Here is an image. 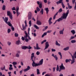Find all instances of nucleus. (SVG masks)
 Here are the masks:
<instances>
[{
    "label": "nucleus",
    "instance_id": "obj_1",
    "mask_svg": "<svg viewBox=\"0 0 76 76\" xmlns=\"http://www.w3.org/2000/svg\"><path fill=\"white\" fill-rule=\"evenodd\" d=\"M69 10H67V11L66 13L64 12L62 14V15L61 16V17L58 19L57 20H56L53 24L54 25L56 23L57 21L58 22H60V21L63 20V19H67V16H68V15H69Z\"/></svg>",
    "mask_w": 76,
    "mask_h": 76
},
{
    "label": "nucleus",
    "instance_id": "obj_2",
    "mask_svg": "<svg viewBox=\"0 0 76 76\" xmlns=\"http://www.w3.org/2000/svg\"><path fill=\"white\" fill-rule=\"evenodd\" d=\"M34 58V60H35V57L34 56V53H33L31 54V58L32 60L33 63L32 64V65L33 67H36V66H38V63H36L35 62L34 60H33V58Z\"/></svg>",
    "mask_w": 76,
    "mask_h": 76
},
{
    "label": "nucleus",
    "instance_id": "obj_3",
    "mask_svg": "<svg viewBox=\"0 0 76 76\" xmlns=\"http://www.w3.org/2000/svg\"><path fill=\"white\" fill-rule=\"evenodd\" d=\"M69 53L71 55V56L72 57V60H71V59H66L65 60V62L66 63H68V62H70V61H71V64H73L75 62V58H74V57L73 56V55H72V54L70 52H69Z\"/></svg>",
    "mask_w": 76,
    "mask_h": 76
},
{
    "label": "nucleus",
    "instance_id": "obj_4",
    "mask_svg": "<svg viewBox=\"0 0 76 76\" xmlns=\"http://www.w3.org/2000/svg\"><path fill=\"white\" fill-rule=\"evenodd\" d=\"M2 18L4 22H5L9 26H12V24H11L9 21H8V22H7V21H8V17H5V18L4 17H3Z\"/></svg>",
    "mask_w": 76,
    "mask_h": 76
},
{
    "label": "nucleus",
    "instance_id": "obj_5",
    "mask_svg": "<svg viewBox=\"0 0 76 76\" xmlns=\"http://www.w3.org/2000/svg\"><path fill=\"white\" fill-rule=\"evenodd\" d=\"M56 3L57 4H60L61 3L62 7L63 9L65 7V6H64V4H63V0H59L58 1L56 2Z\"/></svg>",
    "mask_w": 76,
    "mask_h": 76
},
{
    "label": "nucleus",
    "instance_id": "obj_6",
    "mask_svg": "<svg viewBox=\"0 0 76 76\" xmlns=\"http://www.w3.org/2000/svg\"><path fill=\"white\" fill-rule=\"evenodd\" d=\"M7 16H9L10 19L12 20L13 19V17L12 16V13L10 12V11H7Z\"/></svg>",
    "mask_w": 76,
    "mask_h": 76
},
{
    "label": "nucleus",
    "instance_id": "obj_7",
    "mask_svg": "<svg viewBox=\"0 0 76 76\" xmlns=\"http://www.w3.org/2000/svg\"><path fill=\"white\" fill-rule=\"evenodd\" d=\"M60 68L59 70V72H60L61 70H64L65 69V67L63 65V64H61V65L59 66Z\"/></svg>",
    "mask_w": 76,
    "mask_h": 76
},
{
    "label": "nucleus",
    "instance_id": "obj_8",
    "mask_svg": "<svg viewBox=\"0 0 76 76\" xmlns=\"http://www.w3.org/2000/svg\"><path fill=\"white\" fill-rule=\"evenodd\" d=\"M28 20H31V18H32V13L31 12H29L28 13Z\"/></svg>",
    "mask_w": 76,
    "mask_h": 76
},
{
    "label": "nucleus",
    "instance_id": "obj_9",
    "mask_svg": "<svg viewBox=\"0 0 76 76\" xmlns=\"http://www.w3.org/2000/svg\"><path fill=\"white\" fill-rule=\"evenodd\" d=\"M44 59H42L38 63V64H37L38 65V66H41V65H42V64H43V61Z\"/></svg>",
    "mask_w": 76,
    "mask_h": 76
},
{
    "label": "nucleus",
    "instance_id": "obj_10",
    "mask_svg": "<svg viewBox=\"0 0 76 76\" xmlns=\"http://www.w3.org/2000/svg\"><path fill=\"white\" fill-rule=\"evenodd\" d=\"M51 56L52 57H53L55 59V60L56 61H57V60H58V57H57V56L56 55H55L54 53H52V54Z\"/></svg>",
    "mask_w": 76,
    "mask_h": 76
},
{
    "label": "nucleus",
    "instance_id": "obj_11",
    "mask_svg": "<svg viewBox=\"0 0 76 76\" xmlns=\"http://www.w3.org/2000/svg\"><path fill=\"white\" fill-rule=\"evenodd\" d=\"M48 47H49V43H48V42H47L45 43V47L44 50H46V49L48 48Z\"/></svg>",
    "mask_w": 76,
    "mask_h": 76
},
{
    "label": "nucleus",
    "instance_id": "obj_12",
    "mask_svg": "<svg viewBox=\"0 0 76 76\" xmlns=\"http://www.w3.org/2000/svg\"><path fill=\"white\" fill-rule=\"evenodd\" d=\"M36 23L37 25H41L42 24V23L41 21L38 20L37 21Z\"/></svg>",
    "mask_w": 76,
    "mask_h": 76
},
{
    "label": "nucleus",
    "instance_id": "obj_13",
    "mask_svg": "<svg viewBox=\"0 0 76 76\" xmlns=\"http://www.w3.org/2000/svg\"><path fill=\"white\" fill-rule=\"evenodd\" d=\"M35 49H36V50H40L41 49V48L39 47L38 44H36V48Z\"/></svg>",
    "mask_w": 76,
    "mask_h": 76
},
{
    "label": "nucleus",
    "instance_id": "obj_14",
    "mask_svg": "<svg viewBox=\"0 0 76 76\" xmlns=\"http://www.w3.org/2000/svg\"><path fill=\"white\" fill-rule=\"evenodd\" d=\"M64 51H67L68 50H69V47H66L64 49Z\"/></svg>",
    "mask_w": 76,
    "mask_h": 76
},
{
    "label": "nucleus",
    "instance_id": "obj_15",
    "mask_svg": "<svg viewBox=\"0 0 76 76\" xmlns=\"http://www.w3.org/2000/svg\"><path fill=\"white\" fill-rule=\"evenodd\" d=\"M24 33L26 35V36H24V37L25 38H27V37H28V33H26V31H25Z\"/></svg>",
    "mask_w": 76,
    "mask_h": 76
},
{
    "label": "nucleus",
    "instance_id": "obj_16",
    "mask_svg": "<svg viewBox=\"0 0 76 76\" xmlns=\"http://www.w3.org/2000/svg\"><path fill=\"white\" fill-rule=\"evenodd\" d=\"M55 44L56 45H57L59 47H60V44L58 43V42H57V41H56Z\"/></svg>",
    "mask_w": 76,
    "mask_h": 76
},
{
    "label": "nucleus",
    "instance_id": "obj_17",
    "mask_svg": "<svg viewBox=\"0 0 76 76\" xmlns=\"http://www.w3.org/2000/svg\"><path fill=\"white\" fill-rule=\"evenodd\" d=\"M45 10L46 11V14H48V12H49V10H48V8H45Z\"/></svg>",
    "mask_w": 76,
    "mask_h": 76
},
{
    "label": "nucleus",
    "instance_id": "obj_18",
    "mask_svg": "<svg viewBox=\"0 0 76 76\" xmlns=\"http://www.w3.org/2000/svg\"><path fill=\"white\" fill-rule=\"evenodd\" d=\"M67 4L68 5V8L69 9H70L72 8V7L70 5V4L69 3H67Z\"/></svg>",
    "mask_w": 76,
    "mask_h": 76
},
{
    "label": "nucleus",
    "instance_id": "obj_19",
    "mask_svg": "<svg viewBox=\"0 0 76 76\" xmlns=\"http://www.w3.org/2000/svg\"><path fill=\"white\" fill-rule=\"evenodd\" d=\"M7 44L8 46H10L11 44H12V43L8 41L7 42Z\"/></svg>",
    "mask_w": 76,
    "mask_h": 76
},
{
    "label": "nucleus",
    "instance_id": "obj_20",
    "mask_svg": "<svg viewBox=\"0 0 76 76\" xmlns=\"http://www.w3.org/2000/svg\"><path fill=\"white\" fill-rule=\"evenodd\" d=\"M64 29H63L62 30L60 31H59L60 34H63V31H64Z\"/></svg>",
    "mask_w": 76,
    "mask_h": 76
},
{
    "label": "nucleus",
    "instance_id": "obj_21",
    "mask_svg": "<svg viewBox=\"0 0 76 76\" xmlns=\"http://www.w3.org/2000/svg\"><path fill=\"white\" fill-rule=\"evenodd\" d=\"M39 6L40 9H41V8H42V2H40V4H39Z\"/></svg>",
    "mask_w": 76,
    "mask_h": 76
},
{
    "label": "nucleus",
    "instance_id": "obj_22",
    "mask_svg": "<svg viewBox=\"0 0 76 76\" xmlns=\"http://www.w3.org/2000/svg\"><path fill=\"white\" fill-rule=\"evenodd\" d=\"M47 34V32L44 33L42 35V38H43L44 36H45Z\"/></svg>",
    "mask_w": 76,
    "mask_h": 76
},
{
    "label": "nucleus",
    "instance_id": "obj_23",
    "mask_svg": "<svg viewBox=\"0 0 76 76\" xmlns=\"http://www.w3.org/2000/svg\"><path fill=\"white\" fill-rule=\"evenodd\" d=\"M16 44H17V45H19V44H21L20 41V40H18L16 42Z\"/></svg>",
    "mask_w": 76,
    "mask_h": 76
},
{
    "label": "nucleus",
    "instance_id": "obj_24",
    "mask_svg": "<svg viewBox=\"0 0 76 76\" xmlns=\"http://www.w3.org/2000/svg\"><path fill=\"white\" fill-rule=\"evenodd\" d=\"M27 46H23L22 47V48L23 50H26V49H27Z\"/></svg>",
    "mask_w": 76,
    "mask_h": 76
},
{
    "label": "nucleus",
    "instance_id": "obj_25",
    "mask_svg": "<svg viewBox=\"0 0 76 76\" xmlns=\"http://www.w3.org/2000/svg\"><path fill=\"white\" fill-rule=\"evenodd\" d=\"M15 56L16 57L19 58V57H20V55H19V54L18 53H17L16 54Z\"/></svg>",
    "mask_w": 76,
    "mask_h": 76
},
{
    "label": "nucleus",
    "instance_id": "obj_26",
    "mask_svg": "<svg viewBox=\"0 0 76 76\" xmlns=\"http://www.w3.org/2000/svg\"><path fill=\"white\" fill-rule=\"evenodd\" d=\"M40 12L42 13V15H43V13H44V10H43V9H42L40 11Z\"/></svg>",
    "mask_w": 76,
    "mask_h": 76
},
{
    "label": "nucleus",
    "instance_id": "obj_27",
    "mask_svg": "<svg viewBox=\"0 0 76 76\" xmlns=\"http://www.w3.org/2000/svg\"><path fill=\"white\" fill-rule=\"evenodd\" d=\"M13 66H15L17 64V62H13L12 63Z\"/></svg>",
    "mask_w": 76,
    "mask_h": 76
},
{
    "label": "nucleus",
    "instance_id": "obj_28",
    "mask_svg": "<svg viewBox=\"0 0 76 76\" xmlns=\"http://www.w3.org/2000/svg\"><path fill=\"white\" fill-rule=\"evenodd\" d=\"M32 48V47H31L30 46H27V49H29V50H30Z\"/></svg>",
    "mask_w": 76,
    "mask_h": 76
},
{
    "label": "nucleus",
    "instance_id": "obj_29",
    "mask_svg": "<svg viewBox=\"0 0 76 76\" xmlns=\"http://www.w3.org/2000/svg\"><path fill=\"white\" fill-rule=\"evenodd\" d=\"M37 75H39L40 74V73L39 72V70L38 69H37Z\"/></svg>",
    "mask_w": 76,
    "mask_h": 76
},
{
    "label": "nucleus",
    "instance_id": "obj_30",
    "mask_svg": "<svg viewBox=\"0 0 76 76\" xmlns=\"http://www.w3.org/2000/svg\"><path fill=\"white\" fill-rule=\"evenodd\" d=\"M72 56L74 57V58L75 57V58H76V51L75 52L74 54H73V56Z\"/></svg>",
    "mask_w": 76,
    "mask_h": 76
},
{
    "label": "nucleus",
    "instance_id": "obj_31",
    "mask_svg": "<svg viewBox=\"0 0 76 76\" xmlns=\"http://www.w3.org/2000/svg\"><path fill=\"white\" fill-rule=\"evenodd\" d=\"M22 27H23V29H26V27H27V26H26V25H25V26L23 24L22 25Z\"/></svg>",
    "mask_w": 76,
    "mask_h": 76
},
{
    "label": "nucleus",
    "instance_id": "obj_32",
    "mask_svg": "<svg viewBox=\"0 0 76 76\" xmlns=\"http://www.w3.org/2000/svg\"><path fill=\"white\" fill-rule=\"evenodd\" d=\"M5 9H6V6L5 5H4L2 7V10H4Z\"/></svg>",
    "mask_w": 76,
    "mask_h": 76
},
{
    "label": "nucleus",
    "instance_id": "obj_33",
    "mask_svg": "<svg viewBox=\"0 0 76 76\" xmlns=\"http://www.w3.org/2000/svg\"><path fill=\"white\" fill-rule=\"evenodd\" d=\"M63 11V10H62V9L60 8L59 10L58 11V12L59 13H61V12H62Z\"/></svg>",
    "mask_w": 76,
    "mask_h": 76
},
{
    "label": "nucleus",
    "instance_id": "obj_34",
    "mask_svg": "<svg viewBox=\"0 0 76 76\" xmlns=\"http://www.w3.org/2000/svg\"><path fill=\"white\" fill-rule=\"evenodd\" d=\"M36 10L37 12H39L40 10L39 9V8L38 7H37L36 8Z\"/></svg>",
    "mask_w": 76,
    "mask_h": 76
},
{
    "label": "nucleus",
    "instance_id": "obj_35",
    "mask_svg": "<svg viewBox=\"0 0 76 76\" xmlns=\"http://www.w3.org/2000/svg\"><path fill=\"white\" fill-rule=\"evenodd\" d=\"M6 68V67H5V66H4V67H1V70H4V69Z\"/></svg>",
    "mask_w": 76,
    "mask_h": 76
},
{
    "label": "nucleus",
    "instance_id": "obj_36",
    "mask_svg": "<svg viewBox=\"0 0 76 76\" xmlns=\"http://www.w3.org/2000/svg\"><path fill=\"white\" fill-rule=\"evenodd\" d=\"M16 13H17V16H19V15H20V12H19V11H16Z\"/></svg>",
    "mask_w": 76,
    "mask_h": 76
},
{
    "label": "nucleus",
    "instance_id": "obj_37",
    "mask_svg": "<svg viewBox=\"0 0 76 76\" xmlns=\"http://www.w3.org/2000/svg\"><path fill=\"white\" fill-rule=\"evenodd\" d=\"M71 43H75V42H76V40H72L71 41Z\"/></svg>",
    "mask_w": 76,
    "mask_h": 76
},
{
    "label": "nucleus",
    "instance_id": "obj_38",
    "mask_svg": "<svg viewBox=\"0 0 76 76\" xmlns=\"http://www.w3.org/2000/svg\"><path fill=\"white\" fill-rule=\"evenodd\" d=\"M18 35H19V34H18V33H15V37H18Z\"/></svg>",
    "mask_w": 76,
    "mask_h": 76
},
{
    "label": "nucleus",
    "instance_id": "obj_39",
    "mask_svg": "<svg viewBox=\"0 0 76 76\" xmlns=\"http://www.w3.org/2000/svg\"><path fill=\"white\" fill-rule=\"evenodd\" d=\"M34 28H35L36 29H39V27L36 25H34Z\"/></svg>",
    "mask_w": 76,
    "mask_h": 76
},
{
    "label": "nucleus",
    "instance_id": "obj_40",
    "mask_svg": "<svg viewBox=\"0 0 76 76\" xmlns=\"http://www.w3.org/2000/svg\"><path fill=\"white\" fill-rule=\"evenodd\" d=\"M47 41V40H43L42 42H41V44H42L43 43H44V42H45Z\"/></svg>",
    "mask_w": 76,
    "mask_h": 76
},
{
    "label": "nucleus",
    "instance_id": "obj_41",
    "mask_svg": "<svg viewBox=\"0 0 76 76\" xmlns=\"http://www.w3.org/2000/svg\"><path fill=\"white\" fill-rule=\"evenodd\" d=\"M11 31V30H10V29H8L7 30V33H8V34H9V33Z\"/></svg>",
    "mask_w": 76,
    "mask_h": 76
},
{
    "label": "nucleus",
    "instance_id": "obj_42",
    "mask_svg": "<svg viewBox=\"0 0 76 76\" xmlns=\"http://www.w3.org/2000/svg\"><path fill=\"white\" fill-rule=\"evenodd\" d=\"M39 54H40V52L38 51H37L36 52V54L37 56H39Z\"/></svg>",
    "mask_w": 76,
    "mask_h": 76
},
{
    "label": "nucleus",
    "instance_id": "obj_43",
    "mask_svg": "<svg viewBox=\"0 0 76 76\" xmlns=\"http://www.w3.org/2000/svg\"><path fill=\"white\" fill-rule=\"evenodd\" d=\"M56 71H58V70H59V67H58V65H57L56 68Z\"/></svg>",
    "mask_w": 76,
    "mask_h": 76
},
{
    "label": "nucleus",
    "instance_id": "obj_44",
    "mask_svg": "<svg viewBox=\"0 0 76 76\" xmlns=\"http://www.w3.org/2000/svg\"><path fill=\"white\" fill-rule=\"evenodd\" d=\"M71 32L73 34H75V30H74L71 31Z\"/></svg>",
    "mask_w": 76,
    "mask_h": 76
},
{
    "label": "nucleus",
    "instance_id": "obj_45",
    "mask_svg": "<svg viewBox=\"0 0 76 76\" xmlns=\"http://www.w3.org/2000/svg\"><path fill=\"white\" fill-rule=\"evenodd\" d=\"M29 24L30 25L29 26H31V20H30L29 22Z\"/></svg>",
    "mask_w": 76,
    "mask_h": 76
},
{
    "label": "nucleus",
    "instance_id": "obj_46",
    "mask_svg": "<svg viewBox=\"0 0 76 76\" xmlns=\"http://www.w3.org/2000/svg\"><path fill=\"white\" fill-rule=\"evenodd\" d=\"M52 31V30H48L47 32V33H51V32Z\"/></svg>",
    "mask_w": 76,
    "mask_h": 76
},
{
    "label": "nucleus",
    "instance_id": "obj_47",
    "mask_svg": "<svg viewBox=\"0 0 76 76\" xmlns=\"http://www.w3.org/2000/svg\"><path fill=\"white\" fill-rule=\"evenodd\" d=\"M32 35H34V36L35 37L37 36V34L35 33H34V34L33 33H32Z\"/></svg>",
    "mask_w": 76,
    "mask_h": 76
},
{
    "label": "nucleus",
    "instance_id": "obj_48",
    "mask_svg": "<svg viewBox=\"0 0 76 76\" xmlns=\"http://www.w3.org/2000/svg\"><path fill=\"white\" fill-rule=\"evenodd\" d=\"M24 23L26 25V26H28L27 25V23H26V20H25Z\"/></svg>",
    "mask_w": 76,
    "mask_h": 76
},
{
    "label": "nucleus",
    "instance_id": "obj_49",
    "mask_svg": "<svg viewBox=\"0 0 76 76\" xmlns=\"http://www.w3.org/2000/svg\"><path fill=\"white\" fill-rule=\"evenodd\" d=\"M76 0H72V2L73 4H75V3H76V2H75V1Z\"/></svg>",
    "mask_w": 76,
    "mask_h": 76
},
{
    "label": "nucleus",
    "instance_id": "obj_50",
    "mask_svg": "<svg viewBox=\"0 0 76 76\" xmlns=\"http://www.w3.org/2000/svg\"><path fill=\"white\" fill-rule=\"evenodd\" d=\"M74 10H76V2H75V6L74 7Z\"/></svg>",
    "mask_w": 76,
    "mask_h": 76
},
{
    "label": "nucleus",
    "instance_id": "obj_51",
    "mask_svg": "<svg viewBox=\"0 0 76 76\" xmlns=\"http://www.w3.org/2000/svg\"><path fill=\"white\" fill-rule=\"evenodd\" d=\"M73 38H75V37L72 36L71 37L70 40H71V39H73Z\"/></svg>",
    "mask_w": 76,
    "mask_h": 76
},
{
    "label": "nucleus",
    "instance_id": "obj_52",
    "mask_svg": "<svg viewBox=\"0 0 76 76\" xmlns=\"http://www.w3.org/2000/svg\"><path fill=\"white\" fill-rule=\"evenodd\" d=\"M26 69L28 70H29L30 69V66H28Z\"/></svg>",
    "mask_w": 76,
    "mask_h": 76
},
{
    "label": "nucleus",
    "instance_id": "obj_53",
    "mask_svg": "<svg viewBox=\"0 0 76 76\" xmlns=\"http://www.w3.org/2000/svg\"><path fill=\"white\" fill-rule=\"evenodd\" d=\"M19 10V7H17L16 8V11H18Z\"/></svg>",
    "mask_w": 76,
    "mask_h": 76
},
{
    "label": "nucleus",
    "instance_id": "obj_54",
    "mask_svg": "<svg viewBox=\"0 0 76 76\" xmlns=\"http://www.w3.org/2000/svg\"><path fill=\"white\" fill-rule=\"evenodd\" d=\"M9 70H13V68H12V67H9Z\"/></svg>",
    "mask_w": 76,
    "mask_h": 76
},
{
    "label": "nucleus",
    "instance_id": "obj_55",
    "mask_svg": "<svg viewBox=\"0 0 76 76\" xmlns=\"http://www.w3.org/2000/svg\"><path fill=\"white\" fill-rule=\"evenodd\" d=\"M25 40L27 42H28L29 41V39H26Z\"/></svg>",
    "mask_w": 76,
    "mask_h": 76
},
{
    "label": "nucleus",
    "instance_id": "obj_56",
    "mask_svg": "<svg viewBox=\"0 0 76 76\" xmlns=\"http://www.w3.org/2000/svg\"><path fill=\"white\" fill-rule=\"evenodd\" d=\"M28 70L27 68H26L25 69H24L23 71L24 72H27V71H28Z\"/></svg>",
    "mask_w": 76,
    "mask_h": 76
},
{
    "label": "nucleus",
    "instance_id": "obj_57",
    "mask_svg": "<svg viewBox=\"0 0 76 76\" xmlns=\"http://www.w3.org/2000/svg\"><path fill=\"white\" fill-rule=\"evenodd\" d=\"M51 50L53 52L56 51V50L55 49H52Z\"/></svg>",
    "mask_w": 76,
    "mask_h": 76
},
{
    "label": "nucleus",
    "instance_id": "obj_58",
    "mask_svg": "<svg viewBox=\"0 0 76 76\" xmlns=\"http://www.w3.org/2000/svg\"><path fill=\"white\" fill-rule=\"evenodd\" d=\"M21 39H22V41H24V40H25V38L23 37H22Z\"/></svg>",
    "mask_w": 76,
    "mask_h": 76
},
{
    "label": "nucleus",
    "instance_id": "obj_59",
    "mask_svg": "<svg viewBox=\"0 0 76 76\" xmlns=\"http://www.w3.org/2000/svg\"><path fill=\"white\" fill-rule=\"evenodd\" d=\"M12 10H16V9L15 7H13L12 8Z\"/></svg>",
    "mask_w": 76,
    "mask_h": 76
},
{
    "label": "nucleus",
    "instance_id": "obj_60",
    "mask_svg": "<svg viewBox=\"0 0 76 76\" xmlns=\"http://www.w3.org/2000/svg\"><path fill=\"white\" fill-rule=\"evenodd\" d=\"M22 72H23V70H21L20 72V75H22Z\"/></svg>",
    "mask_w": 76,
    "mask_h": 76
},
{
    "label": "nucleus",
    "instance_id": "obj_61",
    "mask_svg": "<svg viewBox=\"0 0 76 76\" xmlns=\"http://www.w3.org/2000/svg\"><path fill=\"white\" fill-rule=\"evenodd\" d=\"M48 22L50 25L52 23V22H51V21H48Z\"/></svg>",
    "mask_w": 76,
    "mask_h": 76
},
{
    "label": "nucleus",
    "instance_id": "obj_62",
    "mask_svg": "<svg viewBox=\"0 0 76 76\" xmlns=\"http://www.w3.org/2000/svg\"><path fill=\"white\" fill-rule=\"evenodd\" d=\"M47 73V72H43L42 73V75H44L45 74V73Z\"/></svg>",
    "mask_w": 76,
    "mask_h": 76
},
{
    "label": "nucleus",
    "instance_id": "obj_63",
    "mask_svg": "<svg viewBox=\"0 0 76 76\" xmlns=\"http://www.w3.org/2000/svg\"><path fill=\"white\" fill-rule=\"evenodd\" d=\"M58 54L59 55H60V56H62V55H61V53L60 52L58 53Z\"/></svg>",
    "mask_w": 76,
    "mask_h": 76
},
{
    "label": "nucleus",
    "instance_id": "obj_64",
    "mask_svg": "<svg viewBox=\"0 0 76 76\" xmlns=\"http://www.w3.org/2000/svg\"><path fill=\"white\" fill-rule=\"evenodd\" d=\"M51 20H52V18H50L48 21H51Z\"/></svg>",
    "mask_w": 76,
    "mask_h": 76
}]
</instances>
